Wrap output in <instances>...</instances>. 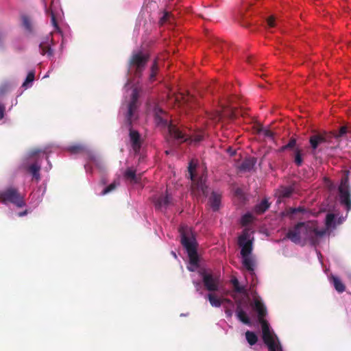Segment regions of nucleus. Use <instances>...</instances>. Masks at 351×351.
I'll use <instances>...</instances> for the list:
<instances>
[{"label":"nucleus","instance_id":"55","mask_svg":"<svg viewBox=\"0 0 351 351\" xmlns=\"http://www.w3.org/2000/svg\"><path fill=\"white\" fill-rule=\"evenodd\" d=\"M3 91H4V90H3V88H1V89H0V94H3Z\"/></svg>","mask_w":351,"mask_h":351},{"label":"nucleus","instance_id":"29","mask_svg":"<svg viewBox=\"0 0 351 351\" xmlns=\"http://www.w3.org/2000/svg\"><path fill=\"white\" fill-rule=\"evenodd\" d=\"M237 316L238 319L243 322V324L246 325H250V319L249 317L247 316V313L240 308V306L237 307Z\"/></svg>","mask_w":351,"mask_h":351},{"label":"nucleus","instance_id":"15","mask_svg":"<svg viewBox=\"0 0 351 351\" xmlns=\"http://www.w3.org/2000/svg\"><path fill=\"white\" fill-rule=\"evenodd\" d=\"M137 100L138 95L136 90H134L132 95L131 101L128 106V112L126 114V119L129 125L132 124V118L137 108Z\"/></svg>","mask_w":351,"mask_h":351},{"label":"nucleus","instance_id":"30","mask_svg":"<svg viewBox=\"0 0 351 351\" xmlns=\"http://www.w3.org/2000/svg\"><path fill=\"white\" fill-rule=\"evenodd\" d=\"M332 280H333V284H334V287H335V289L339 293H343L346 289V287H345L344 284L337 277L333 276Z\"/></svg>","mask_w":351,"mask_h":351},{"label":"nucleus","instance_id":"46","mask_svg":"<svg viewBox=\"0 0 351 351\" xmlns=\"http://www.w3.org/2000/svg\"><path fill=\"white\" fill-rule=\"evenodd\" d=\"M193 284L194 285L196 291L199 292L200 294H202V292L200 291L202 288V285L199 281H193Z\"/></svg>","mask_w":351,"mask_h":351},{"label":"nucleus","instance_id":"8","mask_svg":"<svg viewBox=\"0 0 351 351\" xmlns=\"http://www.w3.org/2000/svg\"><path fill=\"white\" fill-rule=\"evenodd\" d=\"M349 171H346L342 176L339 186V199L341 204L346 206L348 210L351 209V199L349 184Z\"/></svg>","mask_w":351,"mask_h":351},{"label":"nucleus","instance_id":"6","mask_svg":"<svg viewBox=\"0 0 351 351\" xmlns=\"http://www.w3.org/2000/svg\"><path fill=\"white\" fill-rule=\"evenodd\" d=\"M261 324L263 340L269 351H283L282 347L278 338L272 334L269 329V324L265 319H258Z\"/></svg>","mask_w":351,"mask_h":351},{"label":"nucleus","instance_id":"48","mask_svg":"<svg viewBox=\"0 0 351 351\" xmlns=\"http://www.w3.org/2000/svg\"><path fill=\"white\" fill-rule=\"evenodd\" d=\"M51 23H52L53 25L56 27H58V23H57V21L56 19L55 15L53 12H51Z\"/></svg>","mask_w":351,"mask_h":351},{"label":"nucleus","instance_id":"39","mask_svg":"<svg viewBox=\"0 0 351 351\" xmlns=\"http://www.w3.org/2000/svg\"><path fill=\"white\" fill-rule=\"evenodd\" d=\"M306 210L304 207L299 206L298 208H290L288 210V214L290 215L296 214V213H304Z\"/></svg>","mask_w":351,"mask_h":351},{"label":"nucleus","instance_id":"16","mask_svg":"<svg viewBox=\"0 0 351 351\" xmlns=\"http://www.w3.org/2000/svg\"><path fill=\"white\" fill-rule=\"evenodd\" d=\"M172 204V197L166 194L165 195H161L154 201V206L156 209L159 210H165L169 205Z\"/></svg>","mask_w":351,"mask_h":351},{"label":"nucleus","instance_id":"56","mask_svg":"<svg viewBox=\"0 0 351 351\" xmlns=\"http://www.w3.org/2000/svg\"><path fill=\"white\" fill-rule=\"evenodd\" d=\"M188 269H189V270H190V271H194V269H192V268L188 267Z\"/></svg>","mask_w":351,"mask_h":351},{"label":"nucleus","instance_id":"12","mask_svg":"<svg viewBox=\"0 0 351 351\" xmlns=\"http://www.w3.org/2000/svg\"><path fill=\"white\" fill-rule=\"evenodd\" d=\"M193 99L194 98L193 96L189 94L185 95L182 93L175 94L170 98V100H173L178 107L184 106L185 105L191 106Z\"/></svg>","mask_w":351,"mask_h":351},{"label":"nucleus","instance_id":"25","mask_svg":"<svg viewBox=\"0 0 351 351\" xmlns=\"http://www.w3.org/2000/svg\"><path fill=\"white\" fill-rule=\"evenodd\" d=\"M40 165L37 163L32 164L28 167V171L32 173L33 178L38 182L40 180Z\"/></svg>","mask_w":351,"mask_h":351},{"label":"nucleus","instance_id":"35","mask_svg":"<svg viewBox=\"0 0 351 351\" xmlns=\"http://www.w3.org/2000/svg\"><path fill=\"white\" fill-rule=\"evenodd\" d=\"M295 145H296V140H295V138H291L289 141L288 143H287L286 145L282 146L280 148V152H285L287 149H293L295 147Z\"/></svg>","mask_w":351,"mask_h":351},{"label":"nucleus","instance_id":"22","mask_svg":"<svg viewBox=\"0 0 351 351\" xmlns=\"http://www.w3.org/2000/svg\"><path fill=\"white\" fill-rule=\"evenodd\" d=\"M254 308L258 313V319H265L267 315V309L265 306L258 300H254Z\"/></svg>","mask_w":351,"mask_h":351},{"label":"nucleus","instance_id":"4","mask_svg":"<svg viewBox=\"0 0 351 351\" xmlns=\"http://www.w3.org/2000/svg\"><path fill=\"white\" fill-rule=\"evenodd\" d=\"M195 165L192 162L189 163L188 167L189 178L192 181L191 194L198 199H204L208 194V186L206 185V179L204 177L202 176L197 180L195 178Z\"/></svg>","mask_w":351,"mask_h":351},{"label":"nucleus","instance_id":"27","mask_svg":"<svg viewBox=\"0 0 351 351\" xmlns=\"http://www.w3.org/2000/svg\"><path fill=\"white\" fill-rule=\"evenodd\" d=\"M228 117L230 119H234L236 117V113L232 109L227 110L223 112H217V115L213 119L215 121H220L224 117Z\"/></svg>","mask_w":351,"mask_h":351},{"label":"nucleus","instance_id":"28","mask_svg":"<svg viewBox=\"0 0 351 351\" xmlns=\"http://www.w3.org/2000/svg\"><path fill=\"white\" fill-rule=\"evenodd\" d=\"M21 21L23 27L29 33H32L34 29L33 23L31 18L25 14L21 16Z\"/></svg>","mask_w":351,"mask_h":351},{"label":"nucleus","instance_id":"31","mask_svg":"<svg viewBox=\"0 0 351 351\" xmlns=\"http://www.w3.org/2000/svg\"><path fill=\"white\" fill-rule=\"evenodd\" d=\"M245 338L250 346L255 345L258 341L257 335L254 332L249 330L245 332Z\"/></svg>","mask_w":351,"mask_h":351},{"label":"nucleus","instance_id":"13","mask_svg":"<svg viewBox=\"0 0 351 351\" xmlns=\"http://www.w3.org/2000/svg\"><path fill=\"white\" fill-rule=\"evenodd\" d=\"M129 136L134 152L139 153L143 143L139 132L130 128Z\"/></svg>","mask_w":351,"mask_h":351},{"label":"nucleus","instance_id":"37","mask_svg":"<svg viewBox=\"0 0 351 351\" xmlns=\"http://www.w3.org/2000/svg\"><path fill=\"white\" fill-rule=\"evenodd\" d=\"M35 71H31L28 73L25 82L23 84V86H27L29 83H32L34 80Z\"/></svg>","mask_w":351,"mask_h":351},{"label":"nucleus","instance_id":"11","mask_svg":"<svg viewBox=\"0 0 351 351\" xmlns=\"http://www.w3.org/2000/svg\"><path fill=\"white\" fill-rule=\"evenodd\" d=\"M250 236L249 230L245 229L238 238V245L241 247L242 257L250 256L252 252V241L250 239Z\"/></svg>","mask_w":351,"mask_h":351},{"label":"nucleus","instance_id":"51","mask_svg":"<svg viewBox=\"0 0 351 351\" xmlns=\"http://www.w3.org/2000/svg\"><path fill=\"white\" fill-rule=\"evenodd\" d=\"M265 135L266 136H269L270 137V136H273V132L271 131H270V130H267L265 131Z\"/></svg>","mask_w":351,"mask_h":351},{"label":"nucleus","instance_id":"53","mask_svg":"<svg viewBox=\"0 0 351 351\" xmlns=\"http://www.w3.org/2000/svg\"><path fill=\"white\" fill-rule=\"evenodd\" d=\"M27 214V210H24V211H23V212L19 213V217H23V216L26 215Z\"/></svg>","mask_w":351,"mask_h":351},{"label":"nucleus","instance_id":"49","mask_svg":"<svg viewBox=\"0 0 351 351\" xmlns=\"http://www.w3.org/2000/svg\"><path fill=\"white\" fill-rule=\"evenodd\" d=\"M42 151L39 149H35L32 150L30 153L31 156H36L37 154H40Z\"/></svg>","mask_w":351,"mask_h":351},{"label":"nucleus","instance_id":"32","mask_svg":"<svg viewBox=\"0 0 351 351\" xmlns=\"http://www.w3.org/2000/svg\"><path fill=\"white\" fill-rule=\"evenodd\" d=\"M67 149L71 154H76L84 152L85 147L83 145L77 144L69 146Z\"/></svg>","mask_w":351,"mask_h":351},{"label":"nucleus","instance_id":"40","mask_svg":"<svg viewBox=\"0 0 351 351\" xmlns=\"http://www.w3.org/2000/svg\"><path fill=\"white\" fill-rule=\"evenodd\" d=\"M118 184H117L115 182L111 183L110 185H108L107 187H106L101 192V195H104L111 191H112L113 190H114L117 186Z\"/></svg>","mask_w":351,"mask_h":351},{"label":"nucleus","instance_id":"44","mask_svg":"<svg viewBox=\"0 0 351 351\" xmlns=\"http://www.w3.org/2000/svg\"><path fill=\"white\" fill-rule=\"evenodd\" d=\"M348 128L346 126H342L339 128V134L335 135V137H341L347 133Z\"/></svg>","mask_w":351,"mask_h":351},{"label":"nucleus","instance_id":"19","mask_svg":"<svg viewBox=\"0 0 351 351\" xmlns=\"http://www.w3.org/2000/svg\"><path fill=\"white\" fill-rule=\"evenodd\" d=\"M221 200V195L217 192L213 191L208 199V203L214 212L219 209Z\"/></svg>","mask_w":351,"mask_h":351},{"label":"nucleus","instance_id":"34","mask_svg":"<svg viewBox=\"0 0 351 351\" xmlns=\"http://www.w3.org/2000/svg\"><path fill=\"white\" fill-rule=\"evenodd\" d=\"M158 71V65L157 60H155L152 67H151V73L149 75V80L151 82H153L155 80V77L157 75Z\"/></svg>","mask_w":351,"mask_h":351},{"label":"nucleus","instance_id":"38","mask_svg":"<svg viewBox=\"0 0 351 351\" xmlns=\"http://www.w3.org/2000/svg\"><path fill=\"white\" fill-rule=\"evenodd\" d=\"M335 216L332 213L327 214L326 217V225L327 227H332L334 225Z\"/></svg>","mask_w":351,"mask_h":351},{"label":"nucleus","instance_id":"20","mask_svg":"<svg viewBox=\"0 0 351 351\" xmlns=\"http://www.w3.org/2000/svg\"><path fill=\"white\" fill-rule=\"evenodd\" d=\"M294 189L291 186H281L278 189L276 194L280 199H283L285 198L290 197Z\"/></svg>","mask_w":351,"mask_h":351},{"label":"nucleus","instance_id":"45","mask_svg":"<svg viewBox=\"0 0 351 351\" xmlns=\"http://www.w3.org/2000/svg\"><path fill=\"white\" fill-rule=\"evenodd\" d=\"M267 24L268 27H274L276 25L275 19L273 16H271L267 18Z\"/></svg>","mask_w":351,"mask_h":351},{"label":"nucleus","instance_id":"54","mask_svg":"<svg viewBox=\"0 0 351 351\" xmlns=\"http://www.w3.org/2000/svg\"><path fill=\"white\" fill-rule=\"evenodd\" d=\"M228 152L230 153V154L231 156H233V155H234V154H235V151H234V150H232V149H231L230 147H229V148L228 149Z\"/></svg>","mask_w":351,"mask_h":351},{"label":"nucleus","instance_id":"9","mask_svg":"<svg viewBox=\"0 0 351 351\" xmlns=\"http://www.w3.org/2000/svg\"><path fill=\"white\" fill-rule=\"evenodd\" d=\"M202 278V282L205 289L210 292H215L219 290V278L212 273L207 272L205 269H201L199 271Z\"/></svg>","mask_w":351,"mask_h":351},{"label":"nucleus","instance_id":"14","mask_svg":"<svg viewBox=\"0 0 351 351\" xmlns=\"http://www.w3.org/2000/svg\"><path fill=\"white\" fill-rule=\"evenodd\" d=\"M52 38L50 36H46L43 38L39 45L40 53L41 55H47L48 57L53 56V51L51 49Z\"/></svg>","mask_w":351,"mask_h":351},{"label":"nucleus","instance_id":"18","mask_svg":"<svg viewBox=\"0 0 351 351\" xmlns=\"http://www.w3.org/2000/svg\"><path fill=\"white\" fill-rule=\"evenodd\" d=\"M256 163V158L254 157H248L238 166V169L241 173L251 171Z\"/></svg>","mask_w":351,"mask_h":351},{"label":"nucleus","instance_id":"17","mask_svg":"<svg viewBox=\"0 0 351 351\" xmlns=\"http://www.w3.org/2000/svg\"><path fill=\"white\" fill-rule=\"evenodd\" d=\"M181 134L183 136V141L181 140H177L178 141L182 143V142H187L189 144L191 143H198L200 141L203 140L204 138V132L200 131L198 132H196L193 134V135L189 136L185 132H184L182 130H181Z\"/></svg>","mask_w":351,"mask_h":351},{"label":"nucleus","instance_id":"47","mask_svg":"<svg viewBox=\"0 0 351 351\" xmlns=\"http://www.w3.org/2000/svg\"><path fill=\"white\" fill-rule=\"evenodd\" d=\"M5 110V106L2 104H0V120H1L4 117Z\"/></svg>","mask_w":351,"mask_h":351},{"label":"nucleus","instance_id":"1","mask_svg":"<svg viewBox=\"0 0 351 351\" xmlns=\"http://www.w3.org/2000/svg\"><path fill=\"white\" fill-rule=\"evenodd\" d=\"M324 233L309 223L298 222L288 230L286 238L295 244L300 243L302 240L314 243L317 238L322 237Z\"/></svg>","mask_w":351,"mask_h":351},{"label":"nucleus","instance_id":"26","mask_svg":"<svg viewBox=\"0 0 351 351\" xmlns=\"http://www.w3.org/2000/svg\"><path fill=\"white\" fill-rule=\"evenodd\" d=\"M270 206V204L268 202L267 199H263L258 204L256 205L254 207V212L261 215L264 213Z\"/></svg>","mask_w":351,"mask_h":351},{"label":"nucleus","instance_id":"21","mask_svg":"<svg viewBox=\"0 0 351 351\" xmlns=\"http://www.w3.org/2000/svg\"><path fill=\"white\" fill-rule=\"evenodd\" d=\"M206 298L208 300L210 305L213 307H220L223 301V300L219 298L215 294L212 293L207 294ZM224 301L230 302L229 299H224Z\"/></svg>","mask_w":351,"mask_h":351},{"label":"nucleus","instance_id":"5","mask_svg":"<svg viewBox=\"0 0 351 351\" xmlns=\"http://www.w3.org/2000/svg\"><path fill=\"white\" fill-rule=\"evenodd\" d=\"M181 243L186 248L189 258L190 264L197 267L199 258L197 252V243L193 235L190 236L188 232L180 229Z\"/></svg>","mask_w":351,"mask_h":351},{"label":"nucleus","instance_id":"43","mask_svg":"<svg viewBox=\"0 0 351 351\" xmlns=\"http://www.w3.org/2000/svg\"><path fill=\"white\" fill-rule=\"evenodd\" d=\"M252 216L250 214L244 215L241 218V223L243 226H245L251 221Z\"/></svg>","mask_w":351,"mask_h":351},{"label":"nucleus","instance_id":"10","mask_svg":"<svg viewBox=\"0 0 351 351\" xmlns=\"http://www.w3.org/2000/svg\"><path fill=\"white\" fill-rule=\"evenodd\" d=\"M332 135L328 133H316L311 135L309 138V143L313 154H317L322 148L321 146L324 143L330 142Z\"/></svg>","mask_w":351,"mask_h":351},{"label":"nucleus","instance_id":"3","mask_svg":"<svg viewBox=\"0 0 351 351\" xmlns=\"http://www.w3.org/2000/svg\"><path fill=\"white\" fill-rule=\"evenodd\" d=\"M149 60V55L143 51H133L128 62L129 70L135 77L141 76Z\"/></svg>","mask_w":351,"mask_h":351},{"label":"nucleus","instance_id":"36","mask_svg":"<svg viewBox=\"0 0 351 351\" xmlns=\"http://www.w3.org/2000/svg\"><path fill=\"white\" fill-rule=\"evenodd\" d=\"M231 282L234 287V289L237 293H243L245 291V288L239 285V280L237 278H233L231 280Z\"/></svg>","mask_w":351,"mask_h":351},{"label":"nucleus","instance_id":"2","mask_svg":"<svg viewBox=\"0 0 351 351\" xmlns=\"http://www.w3.org/2000/svg\"><path fill=\"white\" fill-rule=\"evenodd\" d=\"M154 121L158 127L167 128L171 137L175 140L183 141L181 130L170 122L169 115L159 107H156L154 110Z\"/></svg>","mask_w":351,"mask_h":351},{"label":"nucleus","instance_id":"50","mask_svg":"<svg viewBox=\"0 0 351 351\" xmlns=\"http://www.w3.org/2000/svg\"><path fill=\"white\" fill-rule=\"evenodd\" d=\"M169 14L168 12H165L162 19L164 21H167L169 20Z\"/></svg>","mask_w":351,"mask_h":351},{"label":"nucleus","instance_id":"24","mask_svg":"<svg viewBox=\"0 0 351 351\" xmlns=\"http://www.w3.org/2000/svg\"><path fill=\"white\" fill-rule=\"evenodd\" d=\"M242 263L245 268L250 272L252 276H254V261L250 256L242 257Z\"/></svg>","mask_w":351,"mask_h":351},{"label":"nucleus","instance_id":"52","mask_svg":"<svg viewBox=\"0 0 351 351\" xmlns=\"http://www.w3.org/2000/svg\"><path fill=\"white\" fill-rule=\"evenodd\" d=\"M225 313H226L227 317H231L232 315V311L228 308L226 309Z\"/></svg>","mask_w":351,"mask_h":351},{"label":"nucleus","instance_id":"33","mask_svg":"<svg viewBox=\"0 0 351 351\" xmlns=\"http://www.w3.org/2000/svg\"><path fill=\"white\" fill-rule=\"evenodd\" d=\"M294 162L298 167H300L303 163L302 150L299 148H295L294 150Z\"/></svg>","mask_w":351,"mask_h":351},{"label":"nucleus","instance_id":"23","mask_svg":"<svg viewBox=\"0 0 351 351\" xmlns=\"http://www.w3.org/2000/svg\"><path fill=\"white\" fill-rule=\"evenodd\" d=\"M124 178L129 180L131 183L137 184L140 182L141 177L136 174V171L128 169L123 174Z\"/></svg>","mask_w":351,"mask_h":351},{"label":"nucleus","instance_id":"7","mask_svg":"<svg viewBox=\"0 0 351 351\" xmlns=\"http://www.w3.org/2000/svg\"><path fill=\"white\" fill-rule=\"evenodd\" d=\"M0 200L4 203H11L18 208L24 207L26 204L23 195L14 187H9L0 193Z\"/></svg>","mask_w":351,"mask_h":351},{"label":"nucleus","instance_id":"42","mask_svg":"<svg viewBox=\"0 0 351 351\" xmlns=\"http://www.w3.org/2000/svg\"><path fill=\"white\" fill-rule=\"evenodd\" d=\"M89 160L94 163L95 165H97L98 167H101V160L97 158V156H95L93 154H89Z\"/></svg>","mask_w":351,"mask_h":351},{"label":"nucleus","instance_id":"41","mask_svg":"<svg viewBox=\"0 0 351 351\" xmlns=\"http://www.w3.org/2000/svg\"><path fill=\"white\" fill-rule=\"evenodd\" d=\"M215 50L216 51H221L223 52L226 49L228 48V45L226 43L222 42H217L215 44Z\"/></svg>","mask_w":351,"mask_h":351}]
</instances>
